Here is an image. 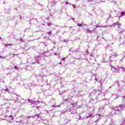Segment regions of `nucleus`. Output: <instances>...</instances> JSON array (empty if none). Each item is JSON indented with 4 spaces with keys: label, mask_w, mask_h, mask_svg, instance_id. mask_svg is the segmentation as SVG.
I'll return each mask as SVG.
<instances>
[{
    "label": "nucleus",
    "mask_w": 125,
    "mask_h": 125,
    "mask_svg": "<svg viewBox=\"0 0 125 125\" xmlns=\"http://www.w3.org/2000/svg\"><path fill=\"white\" fill-rule=\"evenodd\" d=\"M65 4H69V2H66Z\"/></svg>",
    "instance_id": "3"
},
{
    "label": "nucleus",
    "mask_w": 125,
    "mask_h": 125,
    "mask_svg": "<svg viewBox=\"0 0 125 125\" xmlns=\"http://www.w3.org/2000/svg\"><path fill=\"white\" fill-rule=\"evenodd\" d=\"M0 40H1V37H0Z\"/></svg>",
    "instance_id": "6"
},
{
    "label": "nucleus",
    "mask_w": 125,
    "mask_h": 125,
    "mask_svg": "<svg viewBox=\"0 0 125 125\" xmlns=\"http://www.w3.org/2000/svg\"><path fill=\"white\" fill-rule=\"evenodd\" d=\"M15 54H14V56H15Z\"/></svg>",
    "instance_id": "7"
},
{
    "label": "nucleus",
    "mask_w": 125,
    "mask_h": 125,
    "mask_svg": "<svg viewBox=\"0 0 125 125\" xmlns=\"http://www.w3.org/2000/svg\"><path fill=\"white\" fill-rule=\"evenodd\" d=\"M116 24H117V25H118L119 26H121V23H120L119 22H117Z\"/></svg>",
    "instance_id": "2"
},
{
    "label": "nucleus",
    "mask_w": 125,
    "mask_h": 125,
    "mask_svg": "<svg viewBox=\"0 0 125 125\" xmlns=\"http://www.w3.org/2000/svg\"><path fill=\"white\" fill-rule=\"evenodd\" d=\"M8 45L10 46V45H12V44H9Z\"/></svg>",
    "instance_id": "4"
},
{
    "label": "nucleus",
    "mask_w": 125,
    "mask_h": 125,
    "mask_svg": "<svg viewBox=\"0 0 125 125\" xmlns=\"http://www.w3.org/2000/svg\"><path fill=\"white\" fill-rule=\"evenodd\" d=\"M78 26L79 27H83V24H78Z\"/></svg>",
    "instance_id": "1"
},
{
    "label": "nucleus",
    "mask_w": 125,
    "mask_h": 125,
    "mask_svg": "<svg viewBox=\"0 0 125 125\" xmlns=\"http://www.w3.org/2000/svg\"><path fill=\"white\" fill-rule=\"evenodd\" d=\"M123 14H125V13H122V14H123Z\"/></svg>",
    "instance_id": "5"
}]
</instances>
